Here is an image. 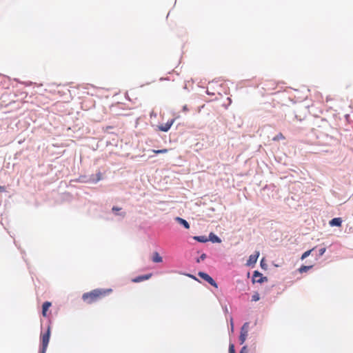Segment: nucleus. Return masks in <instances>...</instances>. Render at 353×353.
Masks as SVG:
<instances>
[{
    "instance_id": "nucleus-20",
    "label": "nucleus",
    "mask_w": 353,
    "mask_h": 353,
    "mask_svg": "<svg viewBox=\"0 0 353 353\" xmlns=\"http://www.w3.org/2000/svg\"><path fill=\"white\" fill-rule=\"evenodd\" d=\"M194 239L199 242H206L208 241L206 237L203 236H195Z\"/></svg>"
},
{
    "instance_id": "nucleus-15",
    "label": "nucleus",
    "mask_w": 353,
    "mask_h": 353,
    "mask_svg": "<svg viewBox=\"0 0 353 353\" xmlns=\"http://www.w3.org/2000/svg\"><path fill=\"white\" fill-rule=\"evenodd\" d=\"M285 138L281 132L277 134L274 137H273L272 140L274 141H279L280 140H284Z\"/></svg>"
},
{
    "instance_id": "nucleus-12",
    "label": "nucleus",
    "mask_w": 353,
    "mask_h": 353,
    "mask_svg": "<svg viewBox=\"0 0 353 353\" xmlns=\"http://www.w3.org/2000/svg\"><path fill=\"white\" fill-rule=\"evenodd\" d=\"M152 261L154 263H161L163 261L162 257L159 255L157 252L153 253Z\"/></svg>"
},
{
    "instance_id": "nucleus-19",
    "label": "nucleus",
    "mask_w": 353,
    "mask_h": 353,
    "mask_svg": "<svg viewBox=\"0 0 353 353\" xmlns=\"http://www.w3.org/2000/svg\"><path fill=\"white\" fill-rule=\"evenodd\" d=\"M260 299V295L258 292H255L252 296V301H257Z\"/></svg>"
},
{
    "instance_id": "nucleus-29",
    "label": "nucleus",
    "mask_w": 353,
    "mask_h": 353,
    "mask_svg": "<svg viewBox=\"0 0 353 353\" xmlns=\"http://www.w3.org/2000/svg\"><path fill=\"white\" fill-rule=\"evenodd\" d=\"M207 92H208V94H210V92H209L208 89L207 90Z\"/></svg>"
},
{
    "instance_id": "nucleus-21",
    "label": "nucleus",
    "mask_w": 353,
    "mask_h": 353,
    "mask_svg": "<svg viewBox=\"0 0 353 353\" xmlns=\"http://www.w3.org/2000/svg\"><path fill=\"white\" fill-rule=\"evenodd\" d=\"M229 353H235L234 345L232 343L230 344Z\"/></svg>"
},
{
    "instance_id": "nucleus-24",
    "label": "nucleus",
    "mask_w": 353,
    "mask_h": 353,
    "mask_svg": "<svg viewBox=\"0 0 353 353\" xmlns=\"http://www.w3.org/2000/svg\"><path fill=\"white\" fill-rule=\"evenodd\" d=\"M326 249L325 248H321L319 250V255L322 256L325 252Z\"/></svg>"
},
{
    "instance_id": "nucleus-28",
    "label": "nucleus",
    "mask_w": 353,
    "mask_h": 353,
    "mask_svg": "<svg viewBox=\"0 0 353 353\" xmlns=\"http://www.w3.org/2000/svg\"><path fill=\"white\" fill-rule=\"evenodd\" d=\"M188 276H189L190 277H192V278L195 279V277H194V276H193L192 275H188Z\"/></svg>"
},
{
    "instance_id": "nucleus-2",
    "label": "nucleus",
    "mask_w": 353,
    "mask_h": 353,
    "mask_svg": "<svg viewBox=\"0 0 353 353\" xmlns=\"http://www.w3.org/2000/svg\"><path fill=\"white\" fill-rule=\"evenodd\" d=\"M50 326L49 325L46 332L41 334V349L40 353H46V352L50 337Z\"/></svg>"
},
{
    "instance_id": "nucleus-26",
    "label": "nucleus",
    "mask_w": 353,
    "mask_h": 353,
    "mask_svg": "<svg viewBox=\"0 0 353 353\" xmlns=\"http://www.w3.org/2000/svg\"><path fill=\"white\" fill-rule=\"evenodd\" d=\"M4 191V188L1 186H0V194L2 193Z\"/></svg>"
},
{
    "instance_id": "nucleus-31",
    "label": "nucleus",
    "mask_w": 353,
    "mask_h": 353,
    "mask_svg": "<svg viewBox=\"0 0 353 353\" xmlns=\"http://www.w3.org/2000/svg\"><path fill=\"white\" fill-rule=\"evenodd\" d=\"M183 109H184V110H187L186 106H184V107H183Z\"/></svg>"
},
{
    "instance_id": "nucleus-9",
    "label": "nucleus",
    "mask_w": 353,
    "mask_h": 353,
    "mask_svg": "<svg viewBox=\"0 0 353 353\" xmlns=\"http://www.w3.org/2000/svg\"><path fill=\"white\" fill-rule=\"evenodd\" d=\"M51 303L46 301L42 305V315L45 317L48 316L47 312L51 306Z\"/></svg>"
},
{
    "instance_id": "nucleus-30",
    "label": "nucleus",
    "mask_w": 353,
    "mask_h": 353,
    "mask_svg": "<svg viewBox=\"0 0 353 353\" xmlns=\"http://www.w3.org/2000/svg\"><path fill=\"white\" fill-rule=\"evenodd\" d=\"M228 99L230 101V103L231 102L230 98H228Z\"/></svg>"
},
{
    "instance_id": "nucleus-27",
    "label": "nucleus",
    "mask_w": 353,
    "mask_h": 353,
    "mask_svg": "<svg viewBox=\"0 0 353 353\" xmlns=\"http://www.w3.org/2000/svg\"><path fill=\"white\" fill-rule=\"evenodd\" d=\"M121 215H122L123 216H125V212H123V213H122V214H121Z\"/></svg>"
},
{
    "instance_id": "nucleus-6",
    "label": "nucleus",
    "mask_w": 353,
    "mask_h": 353,
    "mask_svg": "<svg viewBox=\"0 0 353 353\" xmlns=\"http://www.w3.org/2000/svg\"><path fill=\"white\" fill-rule=\"evenodd\" d=\"M259 256V251H256L254 254H251L249 256V259L247 261V265H251L255 264L256 263V261H257Z\"/></svg>"
},
{
    "instance_id": "nucleus-14",
    "label": "nucleus",
    "mask_w": 353,
    "mask_h": 353,
    "mask_svg": "<svg viewBox=\"0 0 353 353\" xmlns=\"http://www.w3.org/2000/svg\"><path fill=\"white\" fill-rule=\"evenodd\" d=\"M312 268V265H302L301 268H299L298 270L300 273H304V272H307Z\"/></svg>"
},
{
    "instance_id": "nucleus-3",
    "label": "nucleus",
    "mask_w": 353,
    "mask_h": 353,
    "mask_svg": "<svg viewBox=\"0 0 353 353\" xmlns=\"http://www.w3.org/2000/svg\"><path fill=\"white\" fill-rule=\"evenodd\" d=\"M248 329H249V323L246 322L243 324L241 329V333L239 336V341L240 343L243 344L245 343L248 334Z\"/></svg>"
},
{
    "instance_id": "nucleus-1",
    "label": "nucleus",
    "mask_w": 353,
    "mask_h": 353,
    "mask_svg": "<svg viewBox=\"0 0 353 353\" xmlns=\"http://www.w3.org/2000/svg\"><path fill=\"white\" fill-rule=\"evenodd\" d=\"M112 292V289H95L89 292L84 293L82 296V299L86 303L92 304L108 296Z\"/></svg>"
},
{
    "instance_id": "nucleus-8",
    "label": "nucleus",
    "mask_w": 353,
    "mask_h": 353,
    "mask_svg": "<svg viewBox=\"0 0 353 353\" xmlns=\"http://www.w3.org/2000/svg\"><path fill=\"white\" fill-rule=\"evenodd\" d=\"M151 276H152L151 274H145V275H143V276H139L133 279L132 281L134 283L141 282L143 281L149 279Z\"/></svg>"
},
{
    "instance_id": "nucleus-23",
    "label": "nucleus",
    "mask_w": 353,
    "mask_h": 353,
    "mask_svg": "<svg viewBox=\"0 0 353 353\" xmlns=\"http://www.w3.org/2000/svg\"><path fill=\"white\" fill-rule=\"evenodd\" d=\"M240 353H248V348H247V346H243L241 351H240Z\"/></svg>"
},
{
    "instance_id": "nucleus-5",
    "label": "nucleus",
    "mask_w": 353,
    "mask_h": 353,
    "mask_svg": "<svg viewBox=\"0 0 353 353\" xmlns=\"http://www.w3.org/2000/svg\"><path fill=\"white\" fill-rule=\"evenodd\" d=\"M174 119H171L170 121H168L165 124H161V125H158L157 128L160 131L168 132L170 130V128H171V126L172 125V124L174 123Z\"/></svg>"
},
{
    "instance_id": "nucleus-17",
    "label": "nucleus",
    "mask_w": 353,
    "mask_h": 353,
    "mask_svg": "<svg viewBox=\"0 0 353 353\" xmlns=\"http://www.w3.org/2000/svg\"><path fill=\"white\" fill-rule=\"evenodd\" d=\"M314 248L310 250H307L306 252H305L302 256H301V259H305L306 257H307L310 254L311 252L313 251Z\"/></svg>"
},
{
    "instance_id": "nucleus-7",
    "label": "nucleus",
    "mask_w": 353,
    "mask_h": 353,
    "mask_svg": "<svg viewBox=\"0 0 353 353\" xmlns=\"http://www.w3.org/2000/svg\"><path fill=\"white\" fill-rule=\"evenodd\" d=\"M264 280H267L266 277H263L262 274L255 271L253 274V281L257 283H263Z\"/></svg>"
},
{
    "instance_id": "nucleus-4",
    "label": "nucleus",
    "mask_w": 353,
    "mask_h": 353,
    "mask_svg": "<svg viewBox=\"0 0 353 353\" xmlns=\"http://www.w3.org/2000/svg\"><path fill=\"white\" fill-rule=\"evenodd\" d=\"M198 275L214 288H218L217 283L215 282V281L207 273L200 272H199Z\"/></svg>"
},
{
    "instance_id": "nucleus-13",
    "label": "nucleus",
    "mask_w": 353,
    "mask_h": 353,
    "mask_svg": "<svg viewBox=\"0 0 353 353\" xmlns=\"http://www.w3.org/2000/svg\"><path fill=\"white\" fill-rule=\"evenodd\" d=\"M210 241H212L213 243H221V239L219 237H218L216 235H215L213 233H210Z\"/></svg>"
},
{
    "instance_id": "nucleus-18",
    "label": "nucleus",
    "mask_w": 353,
    "mask_h": 353,
    "mask_svg": "<svg viewBox=\"0 0 353 353\" xmlns=\"http://www.w3.org/2000/svg\"><path fill=\"white\" fill-rule=\"evenodd\" d=\"M154 153L155 154H164L168 152V149H162V150H152Z\"/></svg>"
},
{
    "instance_id": "nucleus-22",
    "label": "nucleus",
    "mask_w": 353,
    "mask_h": 353,
    "mask_svg": "<svg viewBox=\"0 0 353 353\" xmlns=\"http://www.w3.org/2000/svg\"><path fill=\"white\" fill-rule=\"evenodd\" d=\"M206 258L205 254H202L201 256L196 260L197 263H199L201 261H203Z\"/></svg>"
},
{
    "instance_id": "nucleus-25",
    "label": "nucleus",
    "mask_w": 353,
    "mask_h": 353,
    "mask_svg": "<svg viewBox=\"0 0 353 353\" xmlns=\"http://www.w3.org/2000/svg\"><path fill=\"white\" fill-rule=\"evenodd\" d=\"M121 208H118V207L114 206V207L112 208V210L113 212H116V211H119V210H121Z\"/></svg>"
},
{
    "instance_id": "nucleus-10",
    "label": "nucleus",
    "mask_w": 353,
    "mask_h": 353,
    "mask_svg": "<svg viewBox=\"0 0 353 353\" xmlns=\"http://www.w3.org/2000/svg\"><path fill=\"white\" fill-rule=\"evenodd\" d=\"M342 219L341 218H334L330 221V225L331 226H341Z\"/></svg>"
},
{
    "instance_id": "nucleus-11",
    "label": "nucleus",
    "mask_w": 353,
    "mask_h": 353,
    "mask_svg": "<svg viewBox=\"0 0 353 353\" xmlns=\"http://www.w3.org/2000/svg\"><path fill=\"white\" fill-rule=\"evenodd\" d=\"M175 220L180 224L183 225L185 228L186 229H189L190 228V224L188 223V222L187 221H185V219H182V218H180V217H176L175 219Z\"/></svg>"
},
{
    "instance_id": "nucleus-16",
    "label": "nucleus",
    "mask_w": 353,
    "mask_h": 353,
    "mask_svg": "<svg viewBox=\"0 0 353 353\" xmlns=\"http://www.w3.org/2000/svg\"><path fill=\"white\" fill-rule=\"evenodd\" d=\"M102 179V174L100 171H99L96 174V179H91V181L94 183H97L100 180Z\"/></svg>"
}]
</instances>
